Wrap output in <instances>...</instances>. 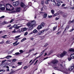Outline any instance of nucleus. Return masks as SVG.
I'll return each mask as SVG.
<instances>
[{
  "instance_id": "nucleus-1",
  "label": "nucleus",
  "mask_w": 74,
  "mask_h": 74,
  "mask_svg": "<svg viewBox=\"0 0 74 74\" xmlns=\"http://www.w3.org/2000/svg\"><path fill=\"white\" fill-rule=\"evenodd\" d=\"M26 25L29 28V30H31L33 29L34 27L36 26L37 25L36 24V21H33L27 23Z\"/></svg>"
},
{
  "instance_id": "nucleus-2",
  "label": "nucleus",
  "mask_w": 74,
  "mask_h": 74,
  "mask_svg": "<svg viewBox=\"0 0 74 74\" xmlns=\"http://www.w3.org/2000/svg\"><path fill=\"white\" fill-rule=\"evenodd\" d=\"M60 69L58 67H54V69L55 70H57L58 71H62L64 73H66L67 74L68 71L66 69H64V68L63 67V66L62 64H60Z\"/></svg>"
},
{
  "instance_id": "nucleus-3",
  "label": "nucleus",
  "mask_w": 74,
  "mask_h": 74,
  "mask_svg": "<svg viewBox=\"0 0 74 74\" xmlns=\"http://www.w3.org/2000/svg\"><path fill=\"white\" fill-rule=\"evenodd\" d=\"M6 8L7 11H12L14 10V7L12 5L9 3L6 4Z\"/></svg>"
},
{
  "instance_id": "nucleus-4",
  "label": "nucleus",
  "mask_w": 74,
  "mask_h": 74,
  "mask_svg": "<svg viewBox=\"0 0 74 74\" xmlns=\"http://www.w3.org/2000/svg\"><path fill=\"white\" fill-rule=\"evenodd\" d=\"M67 52L66 51H64L62 53H61V54L60 55V56L61 58H62L63 57V56H64L65 55H67Z\"/></svg>"
},
{
  "instance_id": "nucleus-5",
  "label": "nucleus",
  "mask_w": 74,
  "mask_h": 74,
  "mask_svg": "<svg viewBox=\"0 0 74 74\" xmlns=\"http://www.w3.org/2000/svg\"><path fill=\"white\" fill-rule=\"evenodd\" d=\"M5 5L3 4L0 5V9L1 10L4 11L5 10Z\"/></svg>"
},
{
  "instance_id": "nucleus-6",
  "label": "nucleus",
  "mask_w": 74,
  "mask_h": 74,
  "mask_svg": "<svg viewBox=\"0 0 74 74\" xmlns=\"http://www.w3.org/2000/svg\"><path fill=\"white\" fill-rule=\"evenodd\" d=\"M19 4V1H18L16 2H14L13 3V5L14 6H18Z\"/></svg>"
},
{
  "instance_id": "nucleus-7",
  "label": "nucleus",
  "mask_w": 74,
  "mask_h": 74,
  "mask_svg": "<svg viewBox=\"0 0 74 74\" xmlns=\"http://www.w3.org/2000/svg\"><path fill=\"white\" fill-rule=\"evenodd\" d=\"M58 61L57 60H52L51 63H52V64H55L58 63Z\"/></svg>"
},
{
  "instance_id": "nucleus-8",
  "label": "nucleus",
  "mask_w": 74,
  "mask_h": 74,
  "mask_svg": "<svg viewBox=\"0 0 74 74\" xmlns=\"http://www.w3.org/2000/svg\"><path fill=\"white\" fill-rule=\"evenodd\" d=\"M20 6L21 7H22L23 8H26V5L23 3V2H21L20 3Z\"/></svg>"
},
{
  "instance_id": "nucleus-9",
  "label": "nucleus",
  "mask_w": 74,
  "mask_h": 74,
  "mask_svg": "<svg viewBox=\"0 0 74 74\" xmlns=\"http://www.w3.org/2000/svg\"><path fill=\"white\" fill-rule=\"evenodd\" d=\"M37 33V30H36V29H35L33 32L30 33L29 34V35H31V34H33V33Z\"/></svg>"
},
{
  "instance_id": "nucleus-10",
  "label": "nucleus",
  "mask_w": 74,
  "mask_h": 74,
  "mask_svg": "<svg viewBox=\"0 0 74 74\" xmlns=\"http://www.w3.org/2000/svg\"><path fill=\"white\" fill-rule=\"evenodd\" d=\"M44 31H42L41 32H40L38 33L37 34V36H40L42 34H43V33H44Z\"/></svg>"
},
{
  "instance_id": "nucleus-11",
  "label": "nucleus",
  "mask_w": 74,
  "mask_h": 74,
  "mask_svg": "<svg viewBox=\"0 0 74 74\" xmlns=\"http://www.w3.org/2000/svg\"><path fill=\"white\" fill-rule=\"evenodd\" d=\"M74 66H73L72 64V66H70L69 69V71H72L74 69Z\"/></svg>"
},
{
  "instance_id": "nucleus-12",
  "label": "nucleus",
  "mask_w": 74,
  "mask_h": 74,
  "mask_svg": "<svg viewBox=\"0 0 74 74\" xmlns=\"http://www.w3.org/2000/svg\"><path fill=\"white\" fill-rule=\"evenodd\" d=\"M37 29L38 30H39V29H42V27L41 25H40L38 26Z\"/></svg>"
},
{
  "instance_id": "nucleus-13",
  "label": "nucleus",
  "mask_w": 74,
  "mask_h": 74,
  "mask_svg": "<svg viewBox=\"0 0 74 74\" xmlns=\"http://www.w3.org/2000/svg\"><path fill=\"white\" fill-rule=\"evenodd\" d=\"M21 8L18 7L16 9V12H20V11H21Z\"/></svg>"
},
{
  "instance_id": "nucleus-14",
  "label": "nucleus",
  "mask_w": 74,
  "mask_h": 74,
  "mask_svg": "<svg viewBox=\"0 0 74 74\" xmlns=\"http://www.w3.org/2000/svg\"><path fill=\"white\" fill-rule=\"evenodd\" d=\"M54 3H55V4H56L57 6H60V2H57V4L55 2H54Z\"/></svg>"
},
{
  "instance_id": "nucleus-15",
  "label": "nucleus",
  "mask_w": 74,
  "mask_h": 74,
  "mask_svg": "<svg viewBox=\"0 0 74 74\" xmlns=\"http://www.w3.org/2000/svg\"><path fill=\"white\" fill-rule=\"evenodd\" d=\"M21 32H23V31H26V30H27V28L26 27H24L23 28H21Z\"/></svg>"
},
{
  "instance_id": "nucleus-16",
  "label": "nucleus",
  "mask_w": 74,
  "mask_h": 74,
  "mask_svg": "<svg viewBox=\"0 0 74 74\" xmlns=\"http://www.w3.org/2000/svg\"><path fill=\"white\" fill-rule=\"evenodd\" d=\"M40 25L42 26V27H44L45 25V23H42Z\"/></svg>"
},
{
  "instance_id": "nucleus-17",
  "label": "nucleus",
  "mask_w": 74,
  "mask_h": 74,
  "mask_svg": "<svg viewBox=\"0 0 74 74\" xmlns=\"http://www.w3.org/2000/svg\"><path fill=\"white\" fill-rule=\"evenodd\" d=\"M69 51L70 52H74V51H73V48H70L69 50Z\"/></svg>"
},
{
  "instance_id": "nucleus-18",
  "label": "nucleus",
  "mask_w": 74,
  "mask_h": 74,
  "mask_svg": "<svg viewBox=\"0 0 74 74\" xmlns=\"http://www.w3.org/2000/svg\"><path fill=\"white\" fill-rule=\"evenodd\" d=\"M69 27H70V26L69 25H67L66 26V28L65 29V30H64V31H66V29L68 30V29H69Z\"/></svg>"
},
{
  "instance_id": "nucleus-19",
  "label": "nucleus",
  "mask_w": 74,
  "mask_h": 74,
  "mask_svg": "<svg viewBox=\"0 0 74 74\" xmlns=\"http://www.w3.org/2000/svg\"><path fill=\"white\" fill-rule=\"evenodd\" d=\"M67 16V14H64L63 16L64 18H66Z\"/></svg>"
},
{
  "instance_id": "nucleus-20",
  "label": "nucleus",
  "mask_w": 74,
  "mask_h": 74,
  "mask_svg": "<svg viewBox=\"0 0 74 74\" xmlns=\"http://www.w3.org/2000/svg\"><path fill=\"white\" fill-rule=\"evenodd\" d=\"M12 58L11 56H7L5 57L4 58Z\"/></svg>"
},
{
  "instance_id": "nucleus-21",
  "label": "nucleus",
  "mask_w": 74,
  "mask_h": 74,
  "mask_svg": "<svg viewBox=\"0 0 74 74\" xmlns=\"http://www.w3.org/2000/svg\"><path fill=\"white\" fill-rule=\"evenodd\" d=\"M22 27V26H16V29H19V28H20V27Z\"/></svg>"
},
{
  "instance_id": "nucleus-22",
  "label": "nucleus",
  "mask_w": 74,
  "mask_h": 74,
  "mask_svg": "<svg viewBox=\"0 0 74 74\" xmlns=\"http://www.w3.org/2000/svg\"><path fill=\"white\" fill-rule=\"evenodd\" d=\"M27 68H28V66H24V67H23V69H24L25 70L27 69Z\"/></svg>"
},
{
  "instance_id": "nucleus-23",
  "label": "nucleus",
  "mask_w": 74,
  "mask_h": 74,
  "mask_svg": "<svg viewBox=\"0 0 74 74\" xmlns=\"http://www.w3.org/2000/svg\"><path fill=\"white\" fill-rule=\"evenodd\" d=\"M21 32H22V31H21V30H20V29H19L17 30L16 32L17 33H21Z\"/></svg>"
},
{
  "instance_id": "nucleus-24",
  "label": "nucleus",
  "mask_w": 74,
  "mask_h": 74,
  "mask_svg": "<svg viewBox=\"0 0 74 74\" xmlns=\"http://www.w3.org/2000/svg\"><path fill=\"white\" fill-rule=\"evenodd\" d=\"M15 55H20L19 53L17 52L15 53Z\"/></svg>"
},
{
  "instance_id": "nucleus-25",
  "label": "nucleus",
  "mask_w": 74,
  "mask_h": 74,
  "mask_svg": "<svg viewBox=\"0 0 74 74\" xmlns=\"http://www.w3.org/2000/svg\"><path fill=\"white\" fill-rule=\"evenodd\" d=\"M26 38H24L23 39H22L21 40V42H23V41H24L25 40H26Z\"/></svg>"
},
{
  "instance_id": "nucleus-26",
  "label": "nucleus",
  "mask_w": 74,
  "mask_h": 74,
  "mask_svg": "<svg viewBox=\"0 0 74 74\" xmlns=\"http://www.w3.org/2000/svg\"><path fill=\"white\" fill-rule=\"evenodd\" d=\"M51 12L52 14H54V12H55V11L53 10H51Z\"/></svg>"
},
{
  "instance_id": "nucleus-27",
  "label": "nucleus",
  "mask_w": 74,
  "mask_h": 74,
  "mask_svg": "<svg viewBox=\"0 0 74 74\" xmlns=\"http://www.w3.org/2000/svg\"><path fill=\"white\" fill-rule=\"evenodd\" d=\"M12 60V63H14V62H15V61H16V59H14L13 60Z\"/></svg>"
},
{
  "instance_id": "nucleus-28",
  "label": "nucleus",
  "mask_w": 74,
  "mask_h": 74,
  "mask_svg": "<svg viewBox=\"0 0 74 74\" xmlns=\"http://www.w3.org/2000/svg\"><path fill=\"white\" fill-rule=\"evenodd\" d=\"M42 54H43L42 53H41L40 54V56H38V57H36V58H40V57H41V56H42Z\"/></svg>"
},
{
  "instance_id": "nucleus-29",
  "label": "nucleus",
  "mask_w": 74,
  "mask_h": 74,
  "mask_svg": "<svg viewBox=\"0 0 74 74\" xmlns=\"http://www.w3.org/2000/svg\"><path fill=\"white\" fill-rule=\"evenodd\" d=\"M14 19H12V20H11V21L10 22V23H12V22H13V21H14Z\"/></svg>"
},
{
  "instance_id": "nucleus-30",
  "label": "nucleus",
  "mask_w": 74,
  "mask_h": 74,
  "mask_svg": "<svg viewBox=\"0 0 74 74\" xmlns=\"http://www.w3.org/2000/svg\"><path fill=\"white\" fill-rule=\"evenodd\" d=\"M41 4H42V5H43L44 4V1H42L41 2Z\"/></svg>"
},
{
  "instance_id": "nucleus-31",
  "label": "nucleus",
  "mask_w": 74,
  "mask_h": 74,
  "mask_svg": "<svg viewBox=\"0 0 74 74\" xmlns=\"http://www.w3.org/2000/svg\"><path fill=\"white\" fill-rule=\"evenodd\" d=\"M47 16V14H45L44 15V18H46Z\"/></svg>"
},
{
  "instance_id": "nucleus-32",
  "label": "nucleus",
  "mask_w": 74,
  "mask_h": 74,
  "mask_svg": "<svg viewBox=\"0 0 74 74\" xmlns=\"http://www.w3.org/2000/svg\"><path fill=\"white\" fill-rule=\"evenodd\" d=\"M7 35H6L5 36H3L2 37H3V38H6V37H7Z\"/></svg>"
},
{
  "instance_id": "nucleus-33",
  "label": "nucleus",
  "mask_w": 74,
  "mask_h": 74,
  "mask_svg": "<svg viewBox=\"0 0 74 74\" xmlns=\"http://www.w3.org/2000/svg\"><path fill=\"white\" fill-rule=\"evenodd\" d=\"M14 73V71H12L9 74H13Z\"/></svg>"
},
{
  "instance_id": "nucleus-34",
  "label": "nucleus",
  "mask_w": 74,
  "mask_h": 74,
  "mask_svg": "<svg viewBox=\"0 0 74 74\" xmlns=\"http://www.w3.org/2000/svg\"><path fill=\"white\" fill-rule=\"evenodd\" d=\"M17 42H18V41L17 40L14 43H13L12 44L13 45H14V44H16V43H17Z\"/></svg>"
},
{
  "instance_id": "nucleus-35",
  "label": "nucleus",
  "mask_w": 74,
  "mask_h": 74,
  "mask_svg": "<svg viewBox=\"0 0 74 74\" xmlns=\"http://www.w3.org/2000/svg\"><path fill=\"white\" fill-rule=\"evenodd\" d=\"M47 48L45 49L43 51H42V52H41V53L43 54V53H44V51H46V50H47Z\"/></svg>"
},
{
  "instance_id": "nucleus-36",
  "label": "nucleus",
  "mask_w": 74,
  "mask_h": 74,
  "mask_svg": "<svg viewBox=\"0 0 74 74\" xmlns=\"http://www.w3.org/2000/svg\"><path fill=\"white\" fill-rule=\"evenodd\" d=\"M47 45H48V44L47 43L44 45V47H47Z\"/></svg>"
},
{
  "instance_id": "nucleus-37",
  "label": "nucleus",
  "mask_w": 74,
  "mask_h": 74,
  "mask_svg": "<svg viewBox=\"0 0 74 74\" xmlns=\"http://www.w3.org/2000/svg\"><path fill=\"white\" fill-rule=\"evenodd\" d=\"M12 33H17V32H16V31L15 30H14L12 31Z\"/></svg>"
},
{
  "instance_id": "nucleus-38",
  "label": "nucleus",
  "mask_w": 74,
  "mask_h": 74,
  "mask_svg": "<svg viewBox=\"0 0 74 74\" xmlns=\"http://www.w3.org/2000/svg\"><path fill=\"white\" fill-rule=\"evenodd\" d=\"M28 33L27 32H26L24 34V36H27Z\"/></svg>"
},
{
  "instance_id": "nucleus-39",
  "label": "nucleus",
  "mask_w": 74,
  "mask_h": 74,
  "mask_svg": "<svg viewBox=\"0 0 74 74\" xmlns=\"http://www.w3.org/2000/svg\"><path fill=\"white\" fill-rule=\"evenodd\" d=\"M10 41L9 40H7L6 42V44H10Z\"/></svg>"
},
{
  "instance_id": "nucleus-40",
  "label": "nucleus",
  "mask_w": 74,
  "mask_h": 74,
  "mask_svg": "<svg viewBox=\"0 0 74 74\" xmlns=\"http://www.w3.org/2000/svg\"><path fill=\"white\" fill-rule=\"evenodd\" d=\"M21 36V35H18V36H17L15 37V38H19Z\"/></svg>"
},
{
  "instance_id": "nucleus-41",
  "label": "nucleus",
  "mask_w": 74,
  "mask_h": 74,
  "mask_svg": "<svg viewBox=\"0 0 74 74\" xmlns=\"http://www.w3.org/2000/svg\"><path fill=\"white\" fill-rule=\"evenodd\" d=\"M43 7V8H44V9H45V10L47 8V7L46 6H44Z\"/></svg>"
},
{
  "instance_id": "nucleus-42",
  "label": "nucleus",
  "mask_w": 74,
  "mask_h": 74,
  "mask_svg": "<svg viewBox=\"0 0 74 74\" xmlns=\"http://www.w3.org/2000/svg\"><path fill=\"white\" fill-rule=\"evenodd\" d=\"M74 30V29H72L70 30V31H69V32H73V30Z\"/></svg>"
},
{
  "instance_id": "nucleus-43",
  "label": "nucleus",
  "mask_w": 74,
  "mask_h": 74,
  "mask_svg": "<svg viewBox=\"0 0 74 74\" xmlns=\"http://www.w3.org/2000/svg\"><path fill=\"white\" fill-rule=\"evenodd\" d=\"M7 60H4L2 61L1 63H4V62H6Z\"/></svg>"
},
{
  "instance_id": "nucleus-44",
  "label": "nucleus",
  "mask_w": 74,
  "mask_h": 74,
  "mask_svg": "<svg viewBox=\"0 0 74 74\" xmlns=\"http://www.w3.org/2000/svg\"><path fill=\"white\" fill-rule=\"evenodd\" d=\"M4 23V24H8V23H9V22H7L6 21H5Z\"/></svg>"
},
{
  "instance_id": "nucleus-45",
  "label": "nucleus",
  "mask_w": 74,
  "mask_h": 74,
  "mask_svg": "<svg viewBox=\"0 0 74 74\" xmlns=\"http://www.w3.org/2000/svg\"><path fill=\"white\" fill-rule=\"evenodd\" d=\"M68 59L69 61H70L71 60V58H68Z\"/></svg>"
},
{
  "instance_id": "nucleus-46",
  "label": "nucleus",
  "mask_w": 74,
  "mask_h": 74,
  "mask_svg": "<svg viewBox=\"0 0 74 74\" xmlns=\"http://www.w3.org/2000/svg\"><path fill=\"white\" fill-rule=\"evenodd\" d=\"M5 18V16H3L0 17V18L2 19V18Z\"/></svg>"
},
{
  "instance_id": "nucleus-47",
  "label": "nucleus",
  "mask_w": 74,
  "mask_h": 74,
  "mask_svg": "<svg viewBox=\"0 0 74 74\" xmlns=\"http://www.w3.org/2000/svg\"><path fill=\"white\" fill-rule=\"evenodd\" d=\"M60 33H61V31H60L58 32L56 34H57V35H58V34H60Z\"/></svg>"
},
{
  "instance_id": "nucleus-48",
  "label": "nucleus",
  "mask_w": 74,
  "mask_h": 74,
  "mask_svg": "<svg viewBox=\"0 0 74 74\" xmlns=\"http://www.w3.org/2000/svg\"><path fill=\"white\" fill-rule=\"evenodd\" d=\"M56 29V27H54L53 29V31H54V30H55Z\"/></svg>"
},
{
  "instance_id": "nucleus-49",
  "label": "nucleus",
  "mask_w": 74,
  "mask_h": 74,
  "mask_svg": "<svg viewBox=\"0 0 74 74\" xmlns=\"http://www.w3.org/2000/svg\"><path fill=\"white\" fill-rule=\"evenodd\" d=\"M44 7H42V8H41V11H44Z\"/></svg>"
},
{
  "instance_id": "nucleus-50",
  "label": "nucleus",
  "mask_w": 74,
  "mask_h": 74,
  "mask_svg": "<svg viewBox=\"0 0 74 74\" xmlns=\"http://www.w3.org/2000/svg\"><path fill=\"white\" fill-rule=\"evenodd\" d=\"M18 64H19V65H21L22 64V63L20 62H18Z\"/></svg>"
},
{
  "instance_id": "nucleus-51",
  "label": "nucleus",
  "mask_w": 74,
  "mask_h": 74,
  "mask_svg": "<svg viewBox=\"0 0 74 74\" xmlns=\"http://www.w3.org/2000/svg\"><path fill=\"white\" fill-rule=\"evenodd\" d=\"M1 71H3V72H4L5 71V70H0V72Z\"/></svg>"
},
{
  "instance_id": "nucleus-52",
  "label": "nucleus",
  "mask_w": 74,
  "mask_h": 74,
  "mask_svg": "<svg viewBox=\"0 0 74 74\" xmlns=\"http://www.w3.org/2000/svg\"><path fill=\"white\" fill-rule=\"evenodd\" d=\"M45 4H48V1H46L45 2Z\"/></svg>"
},
{
  "instance_id": "nucleus-53",
  "label": "nucleus",
  "mask_w": 74,
  "mask_h": 74,
  "mask_svg": "<svg viewBox=\"0 0 74 74\" xmlns=\"http://www.w3.org/2000/svg\"><path fill=\"white\" fill-rule=\"evenodd\" d=\"M67 7H63V9H65V10L67 9Z\"/></svg>"
},
{
  "instance_id": "nucleus-54",
  "label": "nucleus",
  "mask_w": 74,
  "mask_h": 74,
  "mask_svg": "<svg viewBox=\"0 0 74 74\" xmlns=\"http://www.w3.org/2000/svg\"><path fill=\"white\" fill-rule=\"evenodd\" d=\"M13 28V26H11L10 28H9V29H12Z\"/></svg>"
},
{
  "instance_id": "nucleus-55",
  "label": "nucleus",
  "mask_w": 74,
  "mask_h": 74,
  "mask_svg": "<svg viewBox=\"0 0 74 74\" xmlns=\"http://www.w3.org/2000/svg\"><path fill=\"white\" fill-rule=\"evenodd\" d=\"M13 27H15V28H16V25H14L13 26Z\"/></svg>"
},
{
  "instance_id": "nucleus-56",
  "label": "nucleus",
  "mask_w": 74,
  "mask_h": 74,
  "mask_svg": "<svg viewBox=\"0 0 74 74\" xmlns=\"http://www.w3.org/2000/svg\"><path fill=\"white\" fill-rule=\"evenodd\" d=\"M11 60H8L7 61V62H11Z\"/></svg>"
},
{
  "instance_id": "nucleus-57",
  "label": "nucleus",
  "mask_w": 74,
  "mask_h": 74,
  "mask_svg": "<svg viewBox=\"0 0 74 74\" xmlns=\"http://www.w3.org/2000/svg\"><path fill=\"white\" fill-rule=\"evenodd\" d=\"M13 50H12L11 51H10L9 53H12V52H13Z\"/></svg>"
},
{
  "instance_id": "nucleus-58",
  "label": "nucleus",
  "mask_w": 74,
  "mask_h": 74,
  "mask_svg": "<svg viewBox=\"0 0 74 74\" xmlns=\"http://www.w3.org/2000/svg\"><path fill=\"white\" fill-rule=\"evenodd\" d=\"M19 52H20L22 53V52H23V51H22V50H21L19 51Z\"/></svg>"
},
{
  "instance_id": "nucleus-59",
  "label": "nucleus",
  "mask_w": 74,
  "mask_h": 74,
  "mask_svg": "<svg viewBox=\"0 0 74 74\" xmlns=\"http://www.w3.org/2000/svg\"><path fill=\"white\" fill-rule=\"evenodd\" d=\"M3 43H4V41H2L1 42H0V44H3Z\"/></svg>"
},
{
  "instance_id": "nucleus-60",
  "label": "nucleus",
  "mask_w": 74,
  "mask_h": 74,
  "mask_svg": "<svg viewBox=\"0 0 74 74\" xmlns=\"http://www.w3.org/2000/svg\"><path fill=\"white\" fill-rule=\"evenodd\" d=\"M53 53V51L52 50L49 53Z\"/></svg>"
},
{
  "instance_id": "nucleus-61",
  "label": "nucleus",
  "mask_w": 74,
  "mask_h": 74,
  "mask_svg": "<svg viewBox=\"0 0 74 74\" xmlns=\"http://www.w3.org/2000/svg\"><path fill=\"white\" fill-rule=\"evenodd\" d=\"M71 10H74V7H71Z\"/></svg>"
},
{
  "instance_id": "nucleus-62",
  "label": "nucleus",
  "mask_w": 74,
  "mask_h": 74,
  "mask_svg": "<svg viewBox=\"0 0 74 74\" xmlns=\"http://www.w3.org/2000/svg\"><path fill=\"white\" fill-rule=\"evenodd\" d=\"M49 18H52V16H48Z\"/></svg>"
},
{
  "instance_id": "nucleus-63",
  "label": "nucleus",
  "mask_w": 74,
  "mask_h": 74,
  "mask_svg": "<svg viewBox=\"0 0 74 74\" xmlns=\"http://www.w3.org/2000/svg\"><path fill=\"white\" fill-rule=\"evenodd\" d=\"M11 26V25H8L7 26V27H10V26Z\"/></svg>"
},
{
  "instance_id": "nucleus-64",
  "label": "nucleus",
  "mask_w": 74,
  "mask_h": 74,
  "mask_svg": "<svg viewBox=\"0 0 74 74\" xmlns=\"http://www.w3.org/2000/svg\"><path fill=\"white\" fill-rule=\"evenodd\" d=\"M69 23H73L72 21H70L69 22Z\"/></svg>"
}]
</instances>
